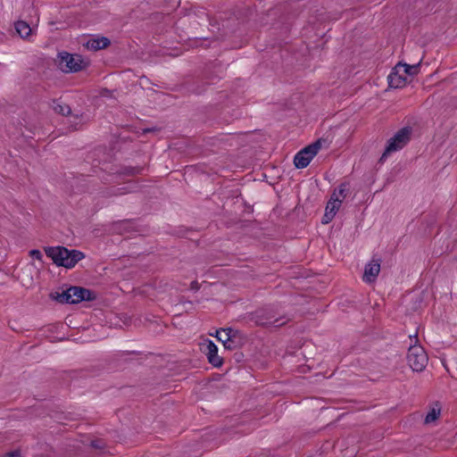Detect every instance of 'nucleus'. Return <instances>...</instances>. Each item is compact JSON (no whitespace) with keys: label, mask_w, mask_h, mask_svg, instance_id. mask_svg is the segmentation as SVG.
I'll list each match as a JSON object with an SVG mask.
<instances>
[{"label":"nucleus","mask_w":457,"mask_h":457,"mask_svg":"<svg viewBox=\"0 0 457 457\" xmlns=\"http://www.w3.org/2000/svg\"><path fill=\"white\" fill-rule=\"evenodd\" d=\"M411 129L410 127H403L398 130L393 137L388 139L380 162H383L390 154L403 149L411 140Z\"/></svg>","instance_id":"20e7f679"},{"label":"nucleus","mask_w":457,"mask_h":457,"mask_svg":"<svg viewBox=\"0 0 457 457\" xmlns=\"http://www.w3.org/2000/svg\"><path fill=\"white\" fill-rule=\"evenodd\" d=\"M29 255L37 260H41L43 255L39 250L33 249L29 252Z\"/></svg>","instance_id":"393cba45"},{"label":"nucleus","mask_w":457,"mask_h":457,"mask_svg":"<svg viewBox=\"0 0 457 457\" xmlns=\"http://www.w3.org/2000/svg\"><path fill=\"white\" fill-rule=\"evenodd\" d=\"M209 362L216 368H219L223 363V359L218 355V347L211 340L207 341L205 350Z\"/></svg>","instance_id":"9d476101"},{"label":"nucleus","mask_w":457,"mask_h":457,"mask_svg":"<svg viewBox=\"0 0 457 457\" xmlns=\"http://www.w3.org/2000/svg\"><path fill=\"white\" fill-rule=\"evenodd\" d=\"M330 143L331 142L328 138L321 137L312 144L305 146L295 154L294 158L295 166L297 169H303L307 167L319 150L322 146L328 147Z\"/></svg>","instance_id":"f03ea898"},{"label":"nucleus","mask_w":457,"mask_h":457,"mask_svg":"<svg viewBox=\"0 0 457 457\" xmlns=\"http://www.w3.org/2000/svg\"><path fill=\"white\" fill-rule=\"evenodd\" d=\"M111 44L110 39L105 37L89 39L84 46L90 50L97 51L106 48Z\"/></svg>","instance_id":"9b49d317"},{"label":"nucleus","mask_w":457,"mask_h":457,"mask_svg":"<svg viewBox=\"0 0 457 457\" xmlns=\"http://www.w3.org/2000/svg\"><path fill=\"white\" fill-rule=\"evenodd\" d=\"M200 287H201V285L196 280L192 281L190 284L191 290L198 291L200 289Z\"/></svg>","instance_id":"cd10ccee"},{"label":"nucleus","mask_w":457,"mask_h":457,"mask_svg":"<svg viewBox=\"0 0 457 457\" xmlns=\"http://www.w3.org/2000/svg\"><path fill=\"white\" fill-rule=\"evenodd\" d=\"M407 361L413 371H422L428 363V355L420 345H413L408 350Z\"/></svg>","instance_id":"423d86ee"},{"label":"nucleus","mask_w":457,"mask_h":457,"mask_svg":"<svg viewBox=\"0 0 457 457\" xmlns=\"http://www.w3.org/2000/svg\"><path fill=\"white\" fill-rule=\"evenodd\" d=\"M219 341H221L224 347L228 350H234L240 347L244 344V337L240 338H223L220 336H216Z\"/></svg>","instance_id":"ddd939ff"},{"label":"nucleus","mask_w":457,"mask_h":457,"mask_svg":"<svg viewBox=\"0 0 457 457\" xmlns=\"http://www.w3.org/2000/svg\"><path fill=\"white\" fill-rule=\"evenodd\" d=\"M71 297L73 303H79L83 301L92 302L96 299V294L82 287H71Z\"/></svg>","instance_id":"0eeeda50"},{"label":"nucleus","mask_w":457,"mask_h":457,"mask_svg":"<svg viewBox=\"0 0 457 457\" xmlns=\"http://www.w3.org/2000/svg\"><path fill=\"white\" fill-rule=\"evenodd\" d=\"M73 116L75 119H79V118L82 117V114H74Z\"/></svg>","instance_id":"2f4dec72"},{"label":"nucleus","mask_w":457,"mask_h":457,"mask_svg":"<svg viewBox=\"0 0 457 457\" xmlns=\"http://www.w3.org/2000/svg\"><path fill=\"white\" fill-rule=\"evenodd\" d=\"M221 334H224L226 337L229 338H240L243 337L241 333L238 330L233 329L232 328H220L216 330L215 337L220 336Z\"/></svg>","instance_id":"a211bd4d"},{"label":"nucleus","mask_w":457,"mask_h":457,"mask_svg":"<svg viewBox=\"0 0 457 457\" xmlns=\"http://www.w3.org/2000/svg\"><path fill=\"white\" fill-rule=\"evenodd\" d=\"M130 220H120L114 224V229L117 231H120L121 228H126L128 226V228H129Z\"/></svg>","instance_id":"4be33fe9"},{"label":"nucleus","mask_w":457,"mask_h":457,"mask_svg":"<svg viewBox=\"0 0 457 457\" xmlns=\"http://www.w3.org/2000/svg\"><path fill=\"white\" fill-rule=\"evenodd\" d=\"M151 131H154V129H144V133H148V132H151Z\"/></svg>","instance_id":"7c9ffc66"},{"label":"nucleus","mask_w":457,"mask_h":457,"mask_svg":"<svg viewBox=\"0 0 457 457\" xmlns=\"http://www.w3.org/2000/svg\"><path fill=\"white\" fill-rule=\"evenodd\" d=\"M2 457H21V453L20 451L15 450L4 454Z\"/></svg>","instance_id":"bb28decb"},{"label":"nucleus","mask_w":457,"mask_h":457,"mask_svg":"<svg viewBox=\"0 0 457 457\" xmlns=\"http://www.w3.org/2000/svg\"><path fill=\"white\" fill-rule=\"evenodd\" d=\"M100 95L103 97H109L112 96V92L110 90H108L107 88H104L101 90Z\"/></svg>","instance_id":"c85d7f7f"},{"label":"nucleus","mask_w":457,"mask_h":457,"mask_svg":"<svg viewBox=\"0 0 457 457\" xmlns=\"http://www.w3.org/2000/svg\"><path fill=\"white\" fill-rule=\"evenodd\" d=\"M333 218H334L333 214H329L327 212H325V214L322 217L321 222L323 224H328L333 220Z\"/></svg>","instance_id":"a878e982"},{"label":"nucleus","mask_w":457,"mask_h":457,"mask_svg":"<svg viewBox=\"0 0 457 457\" xmlns=\"http://www.w3.org/2000/svg\"><path fill=\"white\" fill-rule=\"evenodd\" d=\"M288 320L289 319H286L284 316L277 317L273 310H262L255 313V323L258 326L279 328Z\"/></svg>","instance_id":"39448f33"},{"label":"nucleus","mask_w":457,"mask_h":457,"mask_svg":"<svg viewBox=\"0 0 457 457\" xmlns=\"http://www.w3.org/2000/svg\"><path fill=\"white\" fill-rule=\"evenodd\" d=\"M58 66L63 72H78L88 66L79 54H71L68 52H61L58 54Z\"/></svg>","instance_id":"7ed1b4c3"},{"label":"nucleus","mask_w":457,"mask_h":457,"mask_svg":"<svg viewBox=\"0 0 457 457\" xmlns=\"http://www.w3.org/2000/svg\"><path fill=\"white\" fill-rule=\"evenodd\" d=\"M402 62H398L387 77L388 85L394 88H401L406 85L407 77L402 71Z\"/></svg>","instance_id":"6e6552de"},{"label":"nucleus","mask_w":457,"mask_h":457,"mask_svg":"<svg viewBox=\"0 0 457 457\" xmlns=\"http://www.w3.org/2000/svg\"><path fill=\"white\" fill-rule=\"evenodd\" d=\"M349 189V185L346 183H342L337 189V193L339 195H341L343 198L346 196V192Z\"/></svg>","instance_id":"5701e85b"},{"label":"nucleus","mask_w":457,"mask_h":457,"mask_svg":"<svg viewBox=\"0 0 457 457\" xmlns=\"http://www.w3.org/2000/svg\"><path fill=\"white\" fill-rule=\"evenodd\" d=\"M52 108L56 113L62 116H69L71 114V108L68 104L58 102L57 100H53Z\"/></svg>","instance_id":"dca6fc26"},{"label":"nucleus","mask_w":457,"mask_h":457,"mask_svg":"<svg viewBox=\"0 0 457 457\" xmlns=\"http://www.w3.org/2000/svg\"><path fill=\"white\" fill-rule=\"evenodd\" d=\"M336 195H337V191H335L333 193V195H331V198H330L329 202L327 204L326 210H325V212H327L328 213L333 214L334 217L342 203V200H340L337 196H336Z\"/></svg>","instance_id":"4468645a"},{"label":"nucleus","mask_w":457,"mask_h":457,"mask_svg":"<svg viewBox=\"0 0 457 457\" xmlns=\"http://www.w3.org/2000/svg\"><path fill=\"white\" fill-rule=\"evenodd\" d=\"M402 66H403L402 71L403 72V74L405 76L406 75L413 76L419 72L420 63L415 64V65H409L406 63H402Z\"/></svg>","instance_id":"aec40b11"},{"label":"nucleus","mask_w":457,"mask_h":457,"mask_svg":"<svg viewBox=\"0 0 457 457\" xmlns=\"http://www.w3.org/2000/svg\"><path fill=\"white\" fill-rule=\"evenodd\" d=\"M440 415V410L439 409H431L428 413L427 414L425 418V423L428 424L430 422L435 421Z\"/></svg>","instance_id":"412c9836"},{"label":"nucleus","mask_w":457,"mask_h":457,"mask_svg":"<svg viewBox=\"0 0 457 457\" xmlns=\"http://www.w3.org/2000/svg\"><path fill=\"white\" fill-rule=\"evenodd\" d=\"M122 190H125V188L123 187H118L115 192L113 193L114 195H119V194H124L126 193L125 191H122Z\"/></svg>","instance_id":"c756f323"},{"label":"nucleus","mask_w":457,"mask_h":457,"mask_svg":"<svg viewBox=\"0 0 457 457\" xmlns=\"http://www.w3.org/2000/svg\"><path fill=\"white\" fill-rule=\"evenodd\" d=\"M144 169L145 168L143 166H125L120 168L118 172L122 175L136 176L142 174Z\"/></svg>","instance_id":"f3484780"},{"label":"nucleus","mask_w":457,"mask_h":457,"mask_svg":"<svg viewBox=\"0 0 457 457\" xmlns=\"http://www.w3.org/2000/svg\"><path fill=\"white\" fill-rule=\"evenodd\" d=\"M47 257L51 258L54 264L67 269L73 268L79 261L85 258V254L76 249L69 250L64 246H48L45 248Z\"/></svg>","instance_id":"f257e3e1"},{"label":"nucleus","mask_w":457,"mask_h":457,"mask_svg":"<svg viewBox=\"0 0 457 457\" xmlns=\"http://www.w3.org/2000/svg\"><path fill=\"white\" fill-rule=\"evenodd\" d=\"M380 259L373 258L370 262H369L364 269L363 279L366 282H373L378 277L380 271Z\"/></svg>","instance_id":"1a4fd4ad"},{"label":"nucleus","mask_w":457,"mask_h":457,"mask_svg":"<svg viewBox=\"0 0 457 457\" xmlns=\"http://www.w3.org/2000/svg\"><path fill=\"white\" fill-rule=\"evenodd\" d=\"M187 91L193 94L200 95L205 91V84L195 81L193 84L188 85Z\"/></svg>","instance_id":"6ab92c4d"},{"label":"nucleus","mask_w":457,"mask_h":457,"mask_svg":"<svg viewBox=\"0 0 457 457\" xmlns=\"http://www.w3.org/2000/svg\"><path fill=\"white\" fill-rule=\"evenodd\" d=\"M71 287L61 293L54 292L50 294V298L60 303H71L73 304L71 297Z\"/></svg>","instance_id":"f8f14e48"},{"label":"nucleus","mask_w":457,"mask_h":457,"mask_svg":"<svg viewBox=\"0 0 457 457\" xmlns=\"http://www.w3.org/2000/svg\"><path fill=\"white\" fill-rule=\"evenodd\" d=\"M105 444L101 439H96L91 441V446L96 449H103L104 447Z\"/></svg>","instance_id":"b1692460"},{"label":"nucleus","mask_w":457,"mask_h":457,"mask_svg":"<svg viewBox=\"0 0 457 457\" xmlns=\"http://www.w3.org/2000/svg\"><path fill=\"white\" fill-rule=\"evenodd\" d=\"M15 29L21 38H27L32 32L29 25L23 21H19L15 23Z\"/></svg>","instance_id":"2eb2a0df"},{"label":"nucleus","mask_w":457,"mask_h":457,"mask_svg":"<svg viewBox=\"0 0 457 457\" xmlns=\"http://www.w3.org/2000/svg\"><path fill=\"white\" fill-rule=\"evenodd\" d=\"M220 337L226 338V336L224 334H221Z\"/></svg>","instance_id":"473e14b6"}]
</instances>
